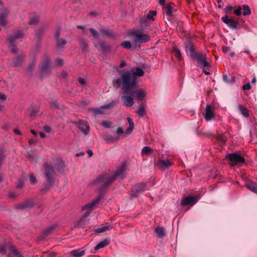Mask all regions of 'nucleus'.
<instances>
[{
	"instance_id": "nucleus-1",
	"label": "nucleus",
	"mask_w": 257,
	"mask_h": 257,
	"mask_svg": "<svg viewBox=\"0 0 257 257\" xmlns=\"http://www.w3.org/2000/svg\"><path fill=\"white\" fill-rule=\"evenodd\" d=\"M120 78L113 80L114 87L119 88L122 84V89L125 94H128L131 91L136 87L137 84V76H142L144 74V71L139 68L132 69L130 70L124 69L119 73Z\"/></svg>"
},
{
	"instance_id": "nucleus-42",
	"label": "nucleus",
	"mask_w": 257,
	"mask_h": 257,
	"mask_svg": "<svg viewBox=\"0 0 257 257\" xmlns=\"http://www.w3.org/2000/svg\"><path fill=\"white\" fill-rule=\"evenodd\" d=\"M100 47L104 52H108L110 51V47L109 46H106L105 43L103 42L100 43Z\"/></svg>"
},
{
	"instance_id": "nucleus-6",
	"label": "nucleus",
	"mask_w": 257,
	"mask_h": 257,
	"mask_svg": "<svg viewBox=\"0 0 257 257\" xmlns=\"http://www.w3.org/2000/svg\"><path fill=\"white\" fill-rule=\"evenodd\" d=\"M128 35L134 38L136 43H146L150 40V36L148 34H144L142 30L134 29L128 32Z\"/></svg>"
},
{
	"instance_id": "nucleus-33",
	"label": "nucleus",
	"mask_w": 257,
	"mask_h": 257,
	"mask_svg": "<svg viewBox=\"0 0 257 257\" xmlns=\"http://www.w3.org/2000/svg\"><path fill=\"white\" fill-rule=\"evenodd\" d=\"M79 42L83 51H86L88 48V45L85 40L82 38H80L79 39Z\"/></svg>"
},
{
	"instance_id": "nucleus-56",
	"label": "nucleus",
	"mask_w": 257,
	"mask_h": 257,
	"mask_svg": "<svg viewBox=\"0 0 257 257\" xmlns=\"http://www.w3.org/2000/svg\"><path fill=\"white\" fill-rule=\"evenodd\" d=\"M6 252V247L4 246L0 245V253L5 254Z\"/></svg>"
},
{
	"instance_id": "nucleus-36",
	"label": "nucleus",
	"mask_w": 257,
	"mask_h": 257,
	"mask_svg": "<svg viewBox=\"0 0 257 257\" xmlns=\"http://www.w3.org/2000/svg\"><path fill=\"white\" fill-rule=\"evenodd\" d=\"M217 141L221 144H224L226 141V138L223 135H218L217 136Z\"/></svg>"
},
{
	"instance_id": "nucleus-2",
	"label": "nucleus",
	"mask_w": 257,
	"mask_h": 257,
	"mask_svg": "<svg viewBox=\"0 0 257 257\" xmlns=\"http://www.w3.org/2000/svg\"><path fill=\"white\" fill-rule=\"evenodd\" d=\"M126 166L125 163L122 165L117 169L115 174L112 175L104 174L100 176L95 181V183L100 185L103 188L107 187L116 177L123 178L125 176Z\"/></svg>"
},
{
	"instance_id": "nucleus-20",
	"label": "nucleus",
	"mask_w": 257,
	"mask_h": 257,
	"mask_svg": "<svg viewBox=\"0 0 257 257\" xmlns=\"http://www.w3.org/2000/svg\"><path fill=\"white\" fill-rule=\"evenodd\" d=\"M123 101L124 105L127 107H131L133 105L134 102L132 96H123L121 97Z\"/></svg>"
},
{
	"instance_id": "nucleus-14",
	"label": "nucleus",
	"mask_w": 257,
	"mask_h": 257,
	"mask_svg": "<svg viewBox=\"0 0 257 257\" xmlns=\"http://www.w3.org/2000/svg\"><path fill=\"white\" fill-rule=\"evenodd\" d=\"M221 20L225 24L228 25V27L231 29H236L238 25L237 21L229 19L227 16L222 17Z\"/></svg>"
},
{
	"instance_id": "nucleus-13",
	"label": "nucleus",
	"mask_w": 257,
	"mask_h": 257,
	"mask_svg": "<svg viewBox=\"0 0 257 257\" xmlns=\"http://www.w3.org/2000/svg\"><path fill=\"white\" fill-rule=\"evenodd\" d=\"M157 167H159L162 170H165L169 167L173 165V163L168 160H161L160 159L156 163L155 165Z\"/></svg>"
},
{
	"instance_id": "nucleus-34",
	"label": "nucleus",
	"mask_w": 257,
	"mask_h": 257,
	"mask_svg": "<svg viewBox=\"0 0 257 257\" xmlns=\"http://www.w3.org/2000/svg\"><path fill=\"white\" fill-rule=\"evenodd\" d=\"M251 13V11L250 8L247 5H243V12L242 14L243 16H247L250 15Z\"/></svg>"
},
{
	"instance_id": "nucleus-44",
	"label": "nucleus",
	"mask_w": 257,
	"mask_h": 257,
	"mask_svg": "<svg viewBox=\"0 0 257 257\" xmlns=\"http://www.w3.org/2000/svg\"><path fill=\"white\" fill-rule=\"evenodd\" d=\"M39 21V17H35L34 18H33L30 19L29 21V24L30 25H34L37 24Z\"/></svg>"
},
{
	"instance_id": "nucleus-32",
	"label": "nucleus",
	"mask_w": 257,
	"mask_h": 257,
	"mask_svg": "<svg viewBox=\"0 0 257 257\" xmlns=\"http://www.w3.org/2000/svg\"><path fill=\"white\" fill-rule=\"evenodd\" d=\"M153 150L150 147L146 146L144 147L142 150V155H148L153 153Z\"/></svg>"
},
{
	"instance_id": "nucleus-47",
	"label": "nucleus",
	"mask_w": 257,
	"mask_h": 257,
	"mask_svg": "<svg viewBox=\"0 0 257 257\" xmlns=\"http://www.w3.org/2000/svg\"><path fill=\"white\" fill-rule=\"evenodd\" d=\"M90 32L91 33L92 35L95 38H97L98 37V32L94 29L90 28L89 29Z\"/></svg>"
},
{
	"instance_id": "nucleus-38",
	"label": "nucleus",
	"mask_w": 257,
	"mask_h": 257,
	"mask_svg": "<svg viewBox=\"0 0 257 257\" xmlns=\"http://www.w3.org/2000/svg\"><path fill=\"white\" fill-rule=\"evenodd\" d=\"M157 13L155 11H150L147 15V18L152 21L154 20V17L156 15Z\"/></svg>"
},
{
	"instance_id": "nucleus-40",
	"label": "nucleus",
	"mask_w": 257,
	"mask_h": 257,
	"mask_svg": "<svg viewBox=\"0 0 257 257\" xmlns=\"http://www.w3.org/2000/svg\"><path fill=\"white\" fill-rule=\"evenodd\" d=\"M138 113L139 116L143 117L146 114V110L144 106H141L138 110Z\"/></svg>"
},
{
	"instance_id": "nucleus-59",
	"label": "nucleus",
	"mask_w": 257,
	"mask_h": 257,
	"mask_svg": "<svg viewBox=\"0 0 257 257\" xmlns=\"http://www.w3.org/2000/svg\"><path fill=\"white\" fill-rule=\"evenodd\" d=\"M9 196L11 198H16L17 196V195L14 192H10L9 193Z\"/></svg>"
},
{
	"instance_id": "nucleus-4",
	"label": "nucleus",
	"mask_w": 257,
	"mask_h": 257,
	"mask_svg": "<svg viewBox=\"0 0 257 257\" xmlns=\"http://www.w3.org/2000/svg\"><path fill=\"white\" fill-rule=\"evenodd\" d=\"M45 176L46 178L47 184L45 188L42 191H47L53 186L54 182V177L55 175V172L53 167L48 163H46L44 165Z\"/></svg>"
},
{
	"instance_id": "nucleus-18",
	"label": "nucleus",
	"mask_w": 257,
	"mask_h": 257,
	"mask_svg": "<svg viewBox=\"0 0 257 257\" xmlns=\"http://www.w3.org/2000/svg\"><path fill=\"white\" fill-rule=\"evenodd\" d=\"M24 36V33L23 31L19 30L17 31L14 36H10L7 39V41L10 44H13L15 42L16 40L21 39Z\"/></svg>"
},
{
	"instance_id": "nucleus-51",
	"label": "nucleus",
	"mask_w": 257,
	"mask_h": 257,
	"mask_svg": "<svg viewBox=\"0 0 257 257\" xmlns=\"http://www.w3.org/2000/svg\"><path fill=\"white\" fill-rule=\"evenodd\" d=\"M63 61L62 59L58 58L56 60V65L62 66L63 65Z\"/></svg>"
},
{
	"instance_id": "nucleus-54",
	"label": "nucleus",
	"mask_w": 257,
	"mask_h": 257,
	"mask_svg": "<svg viewBox=\"0 0 257 257\" xmlns=\"http://www.w3.org/2000/svg\"><path fill=\"white\" fill-rule=\"evenodd\" d=\"M222 49L224 53H227L230 51V48L228 46H223Z\"/></svg>"
},
{
	"instance_id": "nucleus-25",
	"label": "nucleus",
	"mask_w": 257,
	"mask_h": 257,
	"mask_svg": "<svg viewBox=\"0 0 257 257\" xmlns=\"http://www.w3.org/2000/svg\"><path fill=\"white\" fill-rule=\"evenodd\" d=\"M155 232L158 238H162L165 235V228L163 227H157L155 228Z\"/></svg>"
},
{
	"instance_id": "nucleus-29",
	"label": "nucleus",
	"mask_w": 257,
	"mask_h": 257,
	"mask_svg": "<svg viewBox=\"0 0 257 257\" xmlns=\"http://www.w3.org/2000/svg\"><path fill=\"white\" fill-rule=\"evenodd\" d=\"M11 255L15 257H23L22 254L15 246L11 247Z\"/></svg>"
},
{
	"instance_id": "nucleus-61",
	"label": "nucleus",
	"mask_w": 257,
	"mask_h": 257,
	"mask_svg": "<svg viewBox=\"0 0 257 257\" xmlns=\"http://www.w3.org/2000/svg\"><path fill=\"white\" fill-rule=\"evenodd\" d=\"M228 76L226 74H223V80L226 82H228Z\"/></svg>"
},
{
	"instance_id": "nucleus-50",
	"label": "nucleus",
	"mask_w": 257,
	"mask_h": 257,
	"mask_svg": "<svg viewBox=\"0 0 257 257\" xmlns=\"http://www.w3.org/2000/svg\"><path fill=\"white\" fill-rule=\"evenodd\" d=\"M250 88H251V86H250V85L249 84V83L244 84L242 86V89L244 90H249L250 89Z\"/></svg>"
},
{
	"instance_id": "nucleus-37",
	"label": "nucleus",
	"mask_w": 257,
	"mask_h": 257,
	"mask_svg": "<svg viewBox=\"0 0 257 257\" xmlns=\"http://www.w3.org/2000/svg\"><path fill=\"white\" fill-rule=\"evenodd\" d=\"M101 34L104 36H107L108 37H112V35L111 33L108 30L106 29H101L100 31Z\"/></svg>"
},
{
	"instance_id": "nucleus-10",
	"label": "nucleus",
	"mask_w": 257,
	"mask_h": 257,
	"mask_svg": "<svg viewBox=\"0 0 257 257\" xmlns=\"http://www.w3.org/2000/svg\"><path fill=\"white\" fill-rule=\"evenodd\" d=\"M40 69L43 74L49 72L50 70V60L47 56L43 57L40 65Z\"/></svg>"
},
{
	"instance_id": "nucleus-5",
	"label": "nucleus",
	"mask_w": 257,
	"mask_h": 257,
	"mask_svg": "<svg viewBox=\"0 0 257 257\" xmlns=\"http://www.w3.org/2000/svg\"><path fill=\"white\" fill-rule=\"evenodd\" d=\"M100 200V197H98L96 199H93L90 203H89L82 207V210L89 209L86 211L85 214L78 221L76 227H83L86 224V219L90 215L91 211V208L97 204Z\"/></svg>"
},
{
	"instance_id": "nucleus-23",
	"label": "nucleus",
	"mask_w": 257,
	"mask_h": 257,
	"mask_svg": "<svg viewBox=\"0 0 257 257\" xmlns=\"http://www.w3.org/2000/svg\"><path fill=\"white\" fill-rule=\"evenodd\" d=\"M34 205V202L33 200H28L25 202L17 206L18 208L20 209H26L29 207H31Z\"/></svg>"
},
{
	"instance_id": "nucleus-27",
	"label": "nucleus",
	"mask_w": 257,
	"mask_h": 257,
	"mask_svg": "<svg viewBox=\"0 0 257 257\" xmlns=\"http://www.w3.org/2000/svg\"><path fill=\"white\" fill-rule=\"evenodd\" d=\"M127 121L129 124V127L126 129V133L127 134H130L132 132V131L134 129V124L133 119L131 117H128L127 118Z\"/></svg>"
},
{
	"instance_id": "nucleus-7",
	"label": "nucleus",
	"mask_w": 257,
	"mask_h": 257,
	"mask_svg": "<svg viewBox=\"0 0 257 257\" xmlns=\"http://www.w3.org/2000/svg\"><path fill=\"white\" fill-rule=\"evenodd\" d=\"M226 158L230 162V165L234 166L239 164H244L245 159L239 154L230 153L226 155Z\"/></svg>"
},
{
	"instance_id": "nucleus-31",
	"label": "nucleus",
	"mask_w": 257,
	"mask_h": 257,
	"mask_svg": "<svg viewBox=\"0 0 257 257\" xmlns=\"http://www.w3.org/2000/svg\"><path fill=\"white\" fill-rule=\"evenodd\" d=\"M173 52L176 53V57L179 60L181 61L183 60V57L182 56L181 51L177 48L176 46L173 47Z\"/></svg>"
},
{
	"instance_id": "nucleus-55",
	"label": "nucleus",
	"mask_w": 257,
	"mask_h": 257,
	"mask_svg": "<svg viewBox=\"0 0 257 257\" xmlns=\"http://www.w3.org/2000/svg\"><path fill=\"white\" fill-rule=\"evenodd\" d=\"M60 36V31L59 29H58L56 32V33H55V38L58 40Z\"/></svg>"
},
{
	"instance_id": "nucleus-45",
	"label": "nucleus",
	"mask_w": 257,
	"mask_h": 257,
	"mask_svg": "<svg viewBox=\"0 0 257 257\" xmlns=\"http://www.w3.org/2000/svg\"><path fill=\"white\" fill-rule=\"evenodd\" d=\"M30 181L31 184H35L37 182V179L33 174L29 175Z\"/></svg>"
},
{
	"instance_id": "nucleus-28",
	"label": "nucleus",
	"mask_w": 257,
	"mask_h": 257,
	"mask_svg": "<svg viewBox=\"0 0 257 257\" xmlns=\"http://www.w3.org/2000/svg\"><path fill=\"white\" fill-rule=\"evenodd\" d=\"M64 166V162L60 159H58L54 165V167L58 170L63 169Z\"/></svg>"
},
{
	"instance_id": "nucleus-57",
	"label": "nucleus",
	"mask_w": 257,
	"mask_h": 257,
	"mask_svg": "<svg viewBox=\"0 0 257 257\" xmlns=\"http://www.w3.org/2000/svg\"><path fill=\"white\" fill-rule=\"evenodd\" d=\"M7 98V96L5 94L0 93V99L5 101Z\"/></svg>"
},
{
	"instance_id": "nucleus-48",
	"label": "nucleus",
	"mask_w": 257,
	"mask_h": 257,
	"mask_svg": "<svg viewBox=\"0 0 257 257\" xmlns=\"http://www.w3.org/2000/svg\"><path fill=\"white\" fill-rule=\"evenodd\" d=\"M111 125V122L108 121H104L102 122V125L105 127H109Z\"/></svg>"
},
{
	"instance_id": "nucleus-24",
	"label": "nucleus",
	"mask_w": 257,
	"mask_h": 257,
	"mask_svg": "<svg viewBox=\"0 0 257 257\" xmlns=\"http://www.w3.org/2000/svg\"><path fill=\"white\" fill-rule=\"evenodd\" d=\"M110 243V241L105 239H104L103 240L100 241L95 247H94V249L95 250H97L100 248H103V247H105V246H106L107 245H108Z\"/></svg>"
},
{
	"instance_id": "nucleus-21",
	"label": "nucleus",
	"mask_w": 257,
	"mask_h": 257,
	"mask_svg": "<svg viewBox=\"0 0 257 257\" xmlns=\"http://www.w3.org/2000/svg\"><path fill=\"white\" fill-rule=\"evenodd\" d=\"M173 4L169 3L167 4L166 6L163 7V11L164 14H166L168 16H172V10H173Z\"/></svg>"
},
{
	"instance_id": "nucleus-41",
	"label": "nucleus",
	"mask_w": 257,
	"mask_h": 257,
	"mask_svg": "<svg viewBox=\"0 0 257 257\" xmlns=\"http://www.w3.org/2000/svg\"><path fill=\"white\" fill-rule=\"evenodd\" d=\"M30 111H31V116L34 117L38 113L39 109L37 107L33 108L32 107L30 108Z\"/></svg>"
},
{
	"instance_id": "nucleus-52",
	"label": "nucleus",
	"mask_w": 257,
	"mask_h": 257,
	"mask_svg": "<svg viewBox=\"0 0 257 257\" xmlns=\"http://www.w3.org/2000/svg\"><path fill=\"white\" fill-rule=\"evenodd\" d=\"M43 128H44V131L47 133H50L51 131V127L50 126H49L48 125L44 126Z\"/></svg>"
},
{
	"instance_id": "nucleus-60",
	"label": "nucleus",
	"mask_w": 257,
	"mask_h": 257,
	"mask_svg": "<svg viewBox=\"0 0 257 257\" xmlns=\"http://www.w3.org/2000/svg\"><path fill=\"white\" fill-rule=\"evenodd\" d=\"M24 183L22 181H19V184L17 185V187L18 188H21L23 187Z\"/></svg>"
},
{
	"instance_id": "nucleus-35",
	"label": "nucleus",
	"mask_w": 257,
	"mask_h": 257,
	"mask_svg": "<svg viewBox=\"0 0 257 257\" xmlns=\"http://www.w3.org/2000/svg\"><path fill=\"white\" fill-rule=\"evenodd\" d=\"M67 44V41L64 39H58L56 43V46L58 47H63Z\"/></svg>"
},
{
	"instance_id": "nucleus-49",
	"label": "nucleus",
	"mask_w": 257,
	"mask_h": 257,
	"mask_svg": "<svg viewBox=\"0 0 257 257\" xmlns=\"http://www.w3.org/2000/svg\"><path fill=\"white\" fill-rule=\"evenodd\" d=\"M234 13L237 15L239 16L241 14V7H238L237 9L234 10Z\"/></svg>"
},
{
	"instance_id": "nucleus-19",
	"label": "nucleus",
	"mask_w": 257,
	"mask_h": 257,
	"mask_svg": "<svg viewBox=\"0 0 257 257\" xmlns=\"http://www.w3.org/2000/svg\"><path fill=\"white\" fill-rule=\"evenodd\" d=\"M245 187L252 192L257 194V184L250 180L246 181Z\"/></svg>"
},
{
	"instance_id": "nucleus-63",
	"label": "nucleus",
	"mask_w": 257,
	"mask_h": 257,
	"mask_svg": "<svg viewBox=\"0 0 257 257\" xmlns=\"http://www.w3.org/2000/svg\"><path fill=\"white\" fill-rule=\"evenodd\" d=\"M233 9V7L231 6H227L226 7V11L227 12L231 11Z\"/></svg>"
},
{
	"instance_id": "nucleus-17",
	"label": "nucleus",
	"mask_w": 257,
	"mask_h": 257,
	"mask_svg": "<svg viewBox=\"0 0 257 257\" xmlns=\"http://www.w3.org/2000/svg\"><path fill=\"white\" fill-rule=\"evenodd\" d=\"M113 226L111 224L107 223L105 225H101L100 227L95 228L94 231L97 233H100L110 230L112 228Z\"/></svg>"
},
{
	"instance_id": "nucleus-3",
	"label": "nucleus",
	"mask_w": 257,
	"mask_h": 257,
	"mask_svg": "<svg viewBox=\"0 0 257 257\" xmlns=\"http://www.w3.org/2000/svg\"><path fill=\"white\" fill-rule=\"evenodd\" d=\"M185 50L187 55L196 61L201 67L205 68L210 66L206 60V54L202 52L196 51L193 45L190 42L185 44Z\"/></svg>"
},
{
	"instance_id": "nucleus-26",
	"label": "nucleus",
	"mask_w": 257,
	"mask_h": 257,
	"mask_svg": "<svg viewBox=\"0 0 257 257\" xmlns=\"http://www.w3.org/2000/svg\"><path fill=\"white\" fill-rule=\"evenodd\" d=\"M238 108L240 110V113L245 117H248L249 116L248 110L245 108L242 104H238Z\"/></svg>"
},
{
	"instance_id": "nucleus-64",
	"label": "nucleus",
	"mask_w": 257,
	"mask_h": 257,
	"mask_svg": "<svg viewBox=\"0 0 257 257\" xmlns=\"http://www.w3.org/2000/svg\"><path fill=\"white\" fill-rule=\"evenodd\" d=\"M126 65V63L124 61H122L119 64L120 68H123Z\"/></svg>"
},
{
	"instance_id": "nucleus-58",
	"label": "nucleus",
	"mask_w": 257,
	"mask_h": 257,
	"mask_svg": "<svg viewBox=\"0 0 257 257\" xmlns=\"http://www.w3.org/2000/svg\"><path fill=\"white\" fill-rule=\"evenodd\" d=\"M123 133V130L121 127H118L117 129L116 133L118 135H121Z\"/></svg>"
},
{
	"instance_id": "nucleus-22",
	"label": "nucleus",
	"mask_w": 257,
	"mask_h": 257,
	"mask_svg": "<svg viewBox=\"0 0 257 257\" xmlns=\"http://www.w3.org/2000/svg\"><path fill=\"white\" fill-rule=\"evenodd\" d=\"M85 251L82 249H74L70 252V254L73 257H81L85 254Z\"/></svg>"
},
{
	"instance_id": "nucleus-9",
	"label": "nucleus",
	"mask_w": 257,
	"mask_h": 257,
	"mask_svg": "<svg viewBox=\"0 0 257 257\" xmlns=\"http://www.w3.org/2000/svg\"><path fill=\"white\" fill-rule=\"evenodd\" d=\"M117 103L115 101H112L109 104H104L100 107L94 108L92 109L93 112L95 115L104 113L103 109H111L113 108Z\"/></svg>"
},
{
	"instance_id": "nucleus-16",
	"label": "nucleus",
	"mask_w": 257,
	"mask_h": 257,
	"mask_svg": "<svg viewBox=\"0 0 257 257\" xmlns=\"http://www.w3.org/2000/svg\"><path fill=\"white\" fill-rule=\"evenodd\" d=\"M9 11L7 9H4L0 12V26H5L7 25L8 22L6 20L9 14Z\"/></svg>"
},
{
	"instance_id": "nucleus-46",
	"label": "nucleus",
	"mask_w": 257,
	"mask_h": 257,
	"mask_svg": "<svg viewBox=\"0 0 257 257\" xmlns=\"http://www.w3.org/2000/svg\"><path fill=\"white\" fill-rule=\"evenodd\" d=\"M82 124L85 127V129L82 130V132L85 134H87L89 132V127L87 122H84Z\"/></svg>"
},
{
	"instance_id": "nucleus-53",
	"label": "nucleus",
	"mask_w": 257,
	"mask_h": 257,
	"mask_svg": "<svg viewBox=\"0 0 257 257\" xmlns=\"http://www.w3.org/2000/svg\"><path fill=\"white\" fill-rule=\"evenodd\" d=\"M78 81L81 85H84L86 84V81L85 80L81 77L78 78Z\"/></svg>"
},
{
	"instance_id": "nucleus-15",
	"label": "nucleus",
	"mask_w": 257,
	"mask_h": 257,
	"mask_svg": "<svg viewBox=\"0 0 257 257\" xmlns=\"http://www.w3.org/2000/svg\"><path fill=\"white\" fill-rule=\"evenodd\" d=\"M196 201L197 200L195 196H189L183 198L181 200V205L183 206L187 205L192 206L196 202Z\"/></svg>"
},
{
	"instance_id": "nucleus-12",
	"label": "nucleus",
	"mask_w": 257,
	"mask_h": 257,
	"mask_svg": "<svg viewBox=\"0 0 257 257\" xmlns=\"http://www.w3.org/2000/svg\"><path fill=\"white\" fill-rule=\"evenodd\" d=\"M128 95L136 97L139 100H142L146 97V92L143 89L135 90V88L131 91L130 93Z\"/></svg>"
},
{
	"instance_id": "nucleus-30",
	"label": "nucleus",
	"mask_w": 257,
	"mask_h": 257,
	"mask_svg": "<svg viewBox=\"0 0 257 257\" xmlns=\"http://www.w3.org/2000/svg\"><path fill=\"white\" fill-rule=\"evenodd\" d=\"M24 56H20L17 57L16 58L13 60V65L14 66H18L21 64L24 59Z\"/></svg>"
},
{
	"instance_id": "nucleus-43",
	"label": "nucleus",
	"mask_w": 257,
	"mask_h": 257,
	"mask_svg": "<svg viewBox=\"0 0 257 257\" xmlns=\"http://www.w3.org/2000/svg\"><path fill=\"white\" fill-rule=\"evenodd\" d=\"M10 44V45L9 46V49H10L11 51L14 53H16V52H17L18 51V49L17 47V46L13 45V43Z\"/></svg>"
},
{
	"instance_id": "nucleus-11",
	"label": "nucleus",
	"mask_w": 257,
	"mask_h": 257,
	"mask_svg": "<svg viewBox=\"0 0 257 257\" xmlns=\"http://www.w3.org/2000/svg\"><path fill=\"white\" fill-rule=\"evenodd\" d=\"M215 107L211 104H207L204 113V118L207 121L213 119L215 117Z\"/></svg>"
},
{
	"instance_id": "nucleus-39",
	"label": "nucleus",
	"mask_w": 257,
	"mask_h": 257,
	"mask_svg": "<svg viewBox=\"0 0 257 257\" xmlns=\"http://www.w3.org/2000/svg\"><path fill=\"white\" fill-rule=\"evenodd\" d=\"M121 46L124 48L129 49L131 48L132 44L130 41H126L121 43Z\"/></svg>"
},
{
	"instance_id": "nucleus-62",
	"label": "nucleus",
	"mask_w": 257,
	"mask_h": 257,
	"mask_svg": "<svg viewBox=\"0 0 257 257\" xmlns=\"http://www.w3.org/2000/svg\"><path fill=\"white\" fill-rule=\"evenodd\" d=\"M14 132L16 135H21V131L19 130H18V129H15L14 130Z\"/></svg>"
},
{
	"instance_id": "nucleus-8",
	"label": "nucleus",
	"mask_w": 257,
	"mask_h": 257,
	"mask_svg": "<svg viewBox=\"0 0 257 257\" xmlns=\"http://www.w3.org/2000/svg\"><path fill=\"white\" fill-rule=\"evenodd\" d=\"M146 190V185L144 183H140L134 186L132 189V193L130 195V199L138 196Z\"/></svg>"
}]
</instances>
